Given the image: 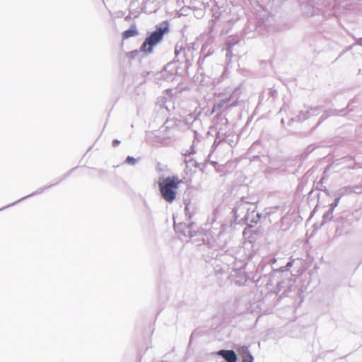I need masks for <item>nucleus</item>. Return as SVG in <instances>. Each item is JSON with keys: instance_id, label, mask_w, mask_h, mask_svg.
Instances as JSON below:
<instances>
[{"instance_id": "nucleus-1", "label": "nucleus", "mask_w": 362, "mask_h": 362, "mask_svg": "<svg viewBox=\"0 0 362 362\" xmlns=\"http://www.w3.org/2000/svg\"><path fill=\"white\" fill-rule=\"evenodd\" d=\"M181 181L175 177H168L159 180V190L162 197L168 202H173L177 195V190Z\"/></svg>"}, {"instance_id": "nucleus-2", "label": "nucleus", "mask_w": 362, "mask_h": 362, "mask_svg": "<svg viewBox=\"0 0 362 362\" xmlns=\"http://www.w3.org/2000/svg\"><path fill=\"white\" fill-rule=\"evenodd\" d=\"M167 31V28L159 27L153 32L149 37H146L144 42L141 46L140 50L143 52L151 53L153 46L156 45L163 38L164 33Z\"/></svg>"}, {"instance_id": "nucleus-3", "label": "nucleus", "mask_w": 362, "mask_h": 362, "mask_svg": "<svg viewBox=\"0 0 362 362\" xmlns=\"http://www.w3.org/2000/svg\"><path fill=\"white\" fill-rule=\"evenodd\" d=\"M217 354L221 356L228 362H236L238 357L235 353L232 350H220Z\"/></svg>"}, {"instance_id": "nucleus-4", "label": "nucleus", "mask_w": 362, "mask_h": 362, "mask_svg": "<svg viewBox=\"0 0 362 362\" xmlns=\"http://www.w3.org/2000/svg\"><path fill=\"white\" fill-rule=\"evenodd\" d=\"M238 353L241 356L243 362H253V357L247 347L243 346L240 348Z\"/></svg>"}, {"instance_id": "nucleus-5", "label": "nucleus", "mask_w": 362, "mask_h": 362, "mask_svg": "<svg viewBox=\"0 0 362 362\" xmlns=\"http://www.w3.org/2000/svg\"><path fill=\"white\" fill-rule=\"evenodd\" d=\"M138 35V31L136 26L132 25L129 29L123 33V38L127 39Z\"/></svg>"}, {"instance_id": "nucleus-6", "label": "nucleus", "mask_w": 362, "mask_h": 362, "mask_svg": "<svg viewBox=\"0 0 362 362\" xmlns=\"http://www.w3.org/2000/svg\"><path fill=\"white\" fill-rule=\"evenodd\" d=\"M192 226H193L192 225V226H190L189 227H188V228H187V230H186V231H185V230L184 231V235H185V236H192V235H192V232H191V230H190V228H191V227H192Z\"/></svg>"}, {"instance_id": "nucleus-7", "label": "nucleus", "mask_w": 362, "mask_h": 362, "mask_svg": "<svg viewBox=\"0 0 362 362\" xmlns=\"http://www.w3.org/2000/svg\"><path fill=\"white\" fill-rule=\"evenodd\" d=\"M127 162L129 163V164H134L135 162H136V160L132 158V157H127Z\"/></svg>"}, {"instance_id": "nucleus-8", "label": "nucleus", "mask_w": 362, "mask_h": 362, "mask_svg": "<svg viewBox=\"0 0 362 362\" xmlns=\"http://www.w3.org/2000/svg\"><path fill=\"white\" fill-rule=\"evenodd\" d=\"M119 143V142L118 141H117V140H115V141H113V144H114V146H116V145H117V144H118Z\"/></svg>"}, {"instance_id": "nucleus-9", "label": "nucleus", "mask_w": 362, "mask_h": 362, "mask_svg": "<svg viewBox=\"0 0 362 362\" xmlns=\"http://www.w3.org/2000/svg\"><path fill=\"white\" fill-rule=\"evenodd\" d=\"M175 228H176V230H180L179 227H177V226L175 225Z\"/></svg>"}]
</instances>
